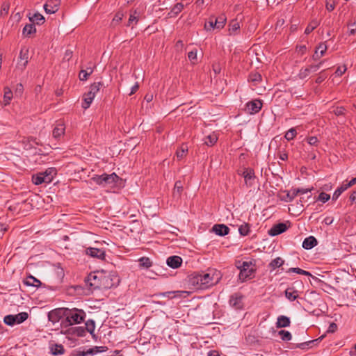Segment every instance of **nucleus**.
Instances as JSON below:
<instances>
[{
	"mask_svg": "<svg viewBox=\"0 0 356 356\" xmlns=\"http://www.w3.org/2000/svg\"><path fill=\"white\" fill-rule=\"evenodd\" d=\"M220 279V273L211 270L207 273L194 275L191 279V283L197 289H205L217 284Z\"/></svg>",
	"mask_w": 356,
	"mask_h": 356,
	"instance_id": "nucleus-1",
	"label": "nucleus"
},
{
	"mask_svg": "<svg viewBox=\"0 0 356 356\" xmlns=\"http://www.w3.org/2000/svg\"><path fill=\"white\" fill-rule=\"evenodd\" d=\"M118 281V277L113 275H105L103 273L99 275H90L88 282L90 286L99 289H111L115 285V282Z\"/></svg>",
	"mask_w": 356,
	"mask_h": 356,
	"instance_id": "nucleus-2",
	"label": "nucleus"
},
{
	"mask_svg": "<svg viewBox=\"0 0 356 356\" xmlns=\"http://www.w3.org/2000/svg\"><path fill=\"white\" fill-rule=\"evenodd\" d=\"M64 317L68 325H72L83 322L86 317V314L83 309L64 308Z\"/></svg>",
	"mask_w": 356,
	"mask_h": 356,
	"instance_id": "nucleus-3",
	"label": "nucleus"
},
{
	"mask_svg": "<svg viewBox=\"0 0 356 356\" xmlns=\"http://www.w3.org/2000/svg\"><path fill=\"white\" fill-rule=\"evenodd\" d=\"M92 179L98 185L107 186L116 184L119 177L115 172H113L110 175L104 173L101 175H97L92 177Z\"/></svg>",
	"mask_w": 356,
	"mask_h": 356,
	"instance_id": "nucleus-4",
	"label": "nucleus"
},
{
	"mask_svg": "<svg viewBox=\"0 0 356 356\" xmlns=\"http://www.w3.org/2000/svg\"><path fill=\"white\" fill-rule=\"evenodd\" d=\"M238 268L240 269L239 278L242 281H245L250 277L254 271V266L251 261H243Z\"/></svg>",
	"mask_w": 356,
	"mask_h": 356,
	"instance_id": "nucleus-5",
	"label": "nucleus"
},
{
	"mask_svg": "<svg viewBox=\"0 0 356 356\" xmlns=\"http://www.w3.org/2000/svg\"><path fill=\"white\" fill-rule=\"evenodd\" d=\"M262 107V102L259 99H254L245 104V112L249 114H256L260 111Z\"/></svg>",
	"mask_w": 356,
	"mask_h": 356,
	"instance_id": "nucleus-6",
	"label": "nucleus"
},
{
	"mask_svg": "<svg viewBox=\"0 0 356 356\" xmlns=\"http://www.w3.org/2000/svg\"><path fill=\"white\" fill-rule=\"evenodd\" d=\"M86 254L91 257L101 260H104L106 256L104 250L92 247H89L86 249Z\"/></svg>",
	"mask_w": 356,
	"mask_h": 356,
	"instance_id": "nucleus-7",
	"label": "nucleus"
},
{
	"mask_svg": "<svg viewBox=\"0 0 356 356\" xmlns=\"http://www.w3.org/2000/svg\"><path fill=\"white\" fill-rule=\"evenodd\" d=\"M245 179V184L248 188L252 187L254 184V172L251 168H245L242 174Z\"/></svg>",
	"mask_w": 356,
	"mask_h": 356,
	"instance_id": "nucleus-8",
	"label": "nucleus"
},
{
	"mask_svg": "<svg viewBox=\"0 0 356 356\" xmlns=\"http://www.w3.org/2000/svg\"><path fill=\"white\" fill-rule=\"evenodd\" d=\"M229 305L236 309H240L243 307V296L239 293H234L230 296Z\"/></svg>",
	"mask_w": 356,
	"mask_h": 356,
	"instance_id": "nucleus-9",
	"label": "nucleus"
},
{
	"mask_svg": "<svg viewBox=\"0 0 356 356\" xmlns=\"http://www.w3.org/2000/svg\"><path fill=\"white\" fill-rule=\"evenodd\" d=\"M288 229V227L285 223L280 222L273 225L268 232L270 236H274L279 235Z\"/></svg>",
	"mask_w": 356,
	"mask_h": 356,
	"instance_id": "nucleus-10",
	"label": "nucleus"
},
{
	"mask_svg": "<svg viewBox=\"0 0 356 356\" xmlns=\"http://www.w3.org/2000/svg\"><path fill=\"white\" fill-rule=\"evenodd\" d=\"M62 316L64 317V308L52 310L48 314L49 321L53 323H58Z\"/></svg>",
	"mask_w": 356,
	"mask_h": 356,
	"instance_id": "nucleus-11",
	"label": "nucleus"
},
{
	"mask_svg": "<svg viewBox=\"0 0 356 356\" xmlns=\"http://www.w3.org/2000/svg\"><path fill=\"white\" fill-rule=\"evenodd\" d=\"M32 181L35 185H40L43 183L49 184L51 182V178L44 175L43 172H40L32 176Z\"/></svg>",
	"mask_w": 356,
	"mask_h": 356,
	"instance_id": "nucleus-12",
	"label": "nucleus"
},
{
	"mask_svg": "<svg viewBox=\"0 0 356 356\" xmlns=\"http://www.w3.org/2000/svg\"><path fill=\"white\" fill-rule=\"evenodd\" d=\"M59 2L50 0L44 5V9L47 14H54L58 10Z\"/></svg>",
	"mask_w": 356,
	"mask_h": 356,
	"instance_id": "nucleus-13",
	"label": "nucleus"
},
{
	"mask_svg": "<svg viewBox=\"0 0 356 356\" xmlns=\"http://www.w3.org/2000/svg\"><path fill=\"white\" fill-rule=\"evenodd\" d=\"M212 231L216 235L223 236L229 234V229L224 224H216L212 227Z\"/></svg>",
	"mask_w": 356,
	"mask_h": 356,
	"instance_id": "nucleus-14",
	"label": "nucleus"
},
{
	"mask_svg": "<svg viewBox=\"0 0 356 356\" xmlns=\"http://www.w3.org/2000/svg\"><path fill=\"white\" fill-rule=\"evenodd\" d=\"M166 263L168 266L172 268H177L182 263V259L177 255L169 257L167 259Z\"/></svg>",
	"mask_w": 356,
	"mask_h": 356,
	"instance_id": "nucleus-15",
	"label": "nucleus"
},
{
	"mask_svg": "<svg viewBox=\"0 0 356 356\" xmlns=\"http://www.w3.org/2000/svg\"><path fill=\"white\" fill-rule=\"evenodd\" d=\"M317 244L318 242L316 238L313 236H310L305 238V240L303 241L302 248L305 250H310L315 247Z\"/></svg>",
	"mask_w": 356,
	"mask_h": 356,
	"instance_id": "nucleus-16",
	"label": "nucleus"
},
{
	"mask_svg": "<svg viewBox=\"0 0 356 356\" xmlns=\"http://www.w3.org/2000/svg\"><path fill=\"white\" fill-rule=\"evenodd\" d=\"M65 127L64 124L59 123L53 129V137L57 140L60 139L65 134Z\"/></svg>",
	"mask_w": 356,
	"mask_h": 356,
	"instance_id": "nucleus-17",
	"label": "nucleus"
},
{
	"mask_svg": "<svg viewBox=\"0 0 356 356\" xmlns=\"http://www.w3.org/2000/svg\"><path fill=\"white\" fill-rule=\"evenodd\" d=\"M186 293L183 291H166L163 293H159L156 294V296L157 297H166L170 299L177 298V297H181L182 293Z\"/></svg>",
	"mask_w": 356,
	"mask_h": 356,
	"instance_id": "nucleus-18",
	"label": "nucleus"
},
{
	"mask_svg": "<svg viewBox=\"0 0 356 356\" xmlns=\"http://www.w3.org/2000/svg\"><path fill=\"white\" fill-rule=\"evenodd\" d=\"M183 184L181 181H177L175 184V186L172 191L173 198L179 200L181 197L183 191Z\"/></svg>",
	"mask_w": 356,
	"mask_h": 356,
	"instance_id": "nucleus-19",
	"label": "nucleus"
},
{
	"mask_svg": "<svg viewBox=\"0 0 356 356\" xmlns=\"http://www.w3.org/2000/svg\"><path fill=\"white\" fill-rule=\"evenodd\" d=\"M285 296L290 301H294L298 297V291L294 287H289L285 291Z\"/></svg>",
	"mask_w": 356,
	"mask_h": 356,
	"instance_id": "nucleus-20",
	"label": "nucleus"
},
{
	"mask_svg": "<svg viewBox=\"0 0 356 356\" xmlns=\"http://www.w3.org/2000/svg\"><path fill=\"white\" fill-rule=\"evenodd\" d=\"M291 321L290 318L286 316H280L277 318V321L276 323V327L277 328L280 327H286L290 325Z\"/></svg>",
	"mask_w": 356,
	"mask_h": 356,
	"instance_id": "nucleus-21",
	"label": "nucleus"
},
{
	"mask_svg": "<svg viewBox=\"0 0 356 356\" xmlns=\"http://www.w3.org/2000/svg\"><path fill=\"white\" fill-rule=\"evenodd\" d=\"M24 284L26 286H34L38 288L41 285V282L32 275L28 276L24 281Z\"/></svg>",
	"mask_w": 356,
	"mask_h": 356,
	"instance_id": "nucleus-22",
	"label": "nucleus"
},
{
	"mask_svg": "<svg viewBox=\"0 0 356 356\" xmlns=\"http://www.w3.org/2000/svg\"><path fill=\"white\" fill-rule=\"evenodd\" d=\"M95 96L91 94V92H88L83 95V102L82 104V107L84 109H86L90 107L91 103L92 102Z\"/></svg>",
	"mask_w": 356,
	"mask_h": 356,
	"instance_id": "nucleus-23",
	"label": "nucleus"
},
{
	"mask_svg": "<svg viewBox=\"0 0 356 356\" xmlns=\"http://www.w3.org/2000/svg\"><path fill=\"white\" fill-rule=\"evenodd\" d=\"M213 24L216 25V29H220L225 25L227 18L225 15H220L216 18L213 17Z\"/></svg>",
	"mask_w": 356,
	"mask_h": 356,
	"instance_id": "nucleus-24",
	"label": "nucleus"
},
{
	"mask_svg": "<svg viewBox=\"0 0 356 356\" xmlns=\"http://www.w3.org/2000/svg\"><path fill=\"white\" fill-rule=\"evenodd\" d=\"M348 188V186H347L346 184H343L341 186L338 187L333 193L332 200H337L339 198V197L341 195V194L343 191H346Z\"/></svg>",
	"mask_w": 356,
	"mask_h": 356,
	"instance_id": "nucleus-25",
	"label": "nucleus"
},
{
	"mask_svg": "<svg viewBox=\"0 0 356 356\" xmlns=\"http://www.w3.org/2000/svg\"><path fill=\"white\" fill-rule=\"evenodd\" d=\"M35 31H36V29H35V25L33 24H26L24 27L23 31H22V34L24 36H29L31 34L35 33Z\"/></svg>",
	"mask_w": 356,
	"mask_h": 356,
	"instance_id": "nucleus-26",
	"label": "nucleus"
},
{
	"mask_svg": "<svg viewBox=\"0 0 356 356\" xmlns=\"http://www.w3.org/2000/svg\"><path fill=\"white\" fill-rule=\"evenodd\" d=\"M188 152V146L182 145L176 152V156L179 160L182 159Z\"/></svg>",
	"mask_w": 356,
	"mask_h": 356,
	"instance_id": "nucleus-27",
	"label": "nucleus"
},
{
	"mask_svg": "<svg viewBox=\"0 0 356 356\" xmlns=\"http://www.w3.org/2000/svg\"><path fill=\"white\" fill-rule=\"evenodd\" d=\"M250 232V225L246 222L243 223L238 227V232L241 236H247Z\"/></svg>",
	"mask_w": 356,
	"mask_h": 356,
	"instance_id": "nucleus-28",
	"label": "nucleus"
},
{
	"mask_svg": "<svg viewBox=\"0 0 356 356\" xmlns=\"http://www.w3.org/2000/svg\"><path fill=\"white\" fill-rule=\"evenodd\" d=\"M29 19L33 23H37L41 24L44 22V17L40 13H35L33 16L29 17Z\"/></svg>",
	"mask_w": 356,
	"mask_h": 356,
	"instance_id": "nucleus-29",
	"label": "nucleus"
},
{
	"mask_svg": "<svg viewBox=\"0 0 356 356\" xmlns=\"http://www.w3.org/2000/svg\"><path fill=\"white\" fill-rule=\"evenodd\" d=\"M229 27V34H234L240 28L239 22L237 19H233L230 22Z\"/></svg>",
	"mask_w": 356,
	"mask_h": 356,
	"instance_id": "nucleus-30",
	"label": "nucleus"
},
{
	"mask_svg": "<svg viewBox=\"0 0 356 356\" xmlns=\"http://www.w3.org/2000/svg\"><path fill=\"white\" fill-rule=\"evenodd\" d=\"M218 140V137L216 134H210L204 139V144L207 146H213Z\"/></svg>",
	"mask_w": 356,
	"mask_h": 356,
	"instance_id": "nucleus-31",
	"label": "nucleus"
},
{
	"mask_svg": "<svg viewBox=\"0 0 356 356\" xmlns=\"http://www.w3.org/2000/svg\"><path fill=\"white\" fill-rule=\"evenodd\" d=\"M138 22V14L136 10L129 15V21L127 24V26H133L134 24H136Z\"/></svg>",
	"mask_w": 356,
	"mask_h": 356,
	"instance_id": "nucleus-32",
	"label": "nucleus"
},
{
	"mask_svg": "<svg viewBox=\"0 0 356 356\" xmlns=\"http://www.w3.org/2000/svg\"><path fill=\"white\" fill-rule=\"evenodd\" d=\"M319 25V22L318 19H313L306 27L305 30V34H309L312 31H314L318 26Z\"/></svg>",
	"mask_w": 356,
	"mask_h": 356,
	"instance_id": "nucleus-33",
	"label": "nucleus"
},
{
	"mask_svg": "<svg viewBox=\"0 0 356 356\" xmlns=\"http://www.w3.org/2000/svg\"><path fill=\"white\" fill-rule=\"evenodd\" d=\"M13 97V92L8 88H4L3 102L5 105L10 104V102Z\"/></svg>",
	"mask_w": 356,
	"mask_h": 356,
	"instance_id": "nucleus-34",
	"label": "nucleus"
},
{
	"mask_svg": "<svg viewBox=\"0 0 356 356\" xmlns=\"http://www.w3.org/2000/svg\"><path fill=\"white\" fill-rule=\"evenodd\" d=\"M86 330L91 334L95 330V323L92 319H89L85 323Z\"/></svg>",
	"mask_w": 356,
	"mask_h": 356,
	"instance_id": "nucleus-35",
	"label": "nucleus"
},
{
	"mask_svg": "<svg viewBox=\"0 0 356 356\" xmlns=\"http://www.w3.org/2000/svg\"><path fill=\"white\" fill-rule=\"evenodd\" d=\"M284 263V261L282 258L277 257L273 259L269 265L273 269H275L276 268L282 266Z\"/></svg>",
	"mask_w": 356,
	"mask_h": 356,
	"instance_id": "nucleus-36",
	"label": "nucleus"
},
{
	"mask_svg": "<svg viewBox=\"0 0 356 356\" xmlns=\"http://www.w3.org/2000/svg\"><path fill=\"white\" fill-rule=\"evenodd\" d=\"M15 317L16 323L19 324L25 321L28 318L29 315L26 312H21L15 315Z\"/></svg>",
	"mask_w": 356,
	"mask_h": 356,
	"instance_id": "nucleus-37",
	"label": "nucleus"
},
{
	"mask_svg": "<svg viewBox=\"0 0 356 356\" xmlns=\"http://www.w3.org/2000/svg\"><path fill=\"white\" fill-rule=\"evenodd\" d=\"M287 273H296L297 274L304 275H307V276L311 275V273L309 272L302 270L300 268H290L287 270Z\"/></svg>",
	"mask_w": 356,
	"mask_h": 356,
	"instance_id": "nucleus-38",
	"label": "nucleus"
},
{
	"mask_svg": "<svg viewBox=\"0 0 356 356\" xmlns=\"http://www.w3.org/2000/svg\"><path fill=\"white\" fill-rule=\"evenodd\" d=\"M278 334L283 341H290L292 338L291 332L287 330H280Z\"/></svg>",
	"mask_w": 356,
	"mask_h": 356,
	"instance_id": "nucleus-39",
	"label": "nucleus"
},
{
	"mask_svg": "<svg viewBox=\"0 0 356 356\" xmlns=\"http://www.w3.org/2000/svg\"><path fill=\"white\" fill-rule=\"evenodd\" d=\"M123 17H124V14L121 12H118L115 15V16L112 20L111 25L113 26H116L122 21Z\"/></svg>",
	"mask_w": 356,
	"mask_h": 356,
	"instance_id": "nucleus-40",
	"label": "nucleus"
},
{
	"mask_svg": "<svg viewBox=\"0 0 356 356\" xmlns=\"http://www.w3.org/2000/svg\"><path fill=\"white\" fill-rule=\"evenodd\" d=\"M297 135V131L295 128H291L289 130L286 131L285 134V138L287 140H293Z\"/></svg>",
	"mask_w": 356,
	"mask_h": 356,
	"instance_id": "nucleus-41",
	"label": "nucleus"
},
{
	"mask_svg": "<svg viewBox=\"0 0 356 356\" xmlns=\"http://www.w3.org/2000/svg\"><path fill=\"white\" fill-rule=\"evenodd\" d=\"M249 81L257 83L261 81V76L257 72L251 73L249 76Z\"/></svg>",
	"mask_w": 356,
	"mask_h": 356,
	"instance_id": "nucleus-42",
	"label": "nucleus"
},
{
	"mask_svg": "<svg viewBox=\"0 0 356 356\" xmlns=\"http://www.w3.org/2000/svg\"><path fill=\"white\" fill-rule=\"evenodd\" d=\"M19 58L22 61H23V66L25 67L28 63V50L22 49L19 54Z\"/></svg>",
	"mask_w": 356,
	"mask_h": 356,
	"instance_id": "nucleus-43",
	"label": "nucleus"
},
{
	"mask_svg": "<svg viewBox=\"0 0 356 356\" xmlns=\"http://www.w3.org/2000/svg\"><path fill=\"white\" fill-rule=\"evenodd\" d=\"M316 340H310L302 343H298L296 347L302 350L308 349L310 348L311 344L314 343Z\"/></svg>",
	"mask_w": 356,
	"mask_h": 356,
	"instance_id": "nucleus-44",
	"label": "nucleus"
},
{
	"mask_svg": "<svg viewBox=\"0 0 356 356\" xmlns=\"http://www.w3.org/2000/svg\"><path fill=\"white\" fill-rule=\"evenodd\" d=\"M101 83L99 82L98 83H94L92 84L90 87L89 92H91L92 95H93L95 97L96 94L100 90Z\"/></svg>",
	"mask_w": 356,
	"mask_h": 356,
	"instance_id": "nucleus-45",
	"label": "nucleus"
},
{
	"mask_svg": "<svg viewBox=\"0 0 356 356\" xmlns=\"http://www.w3.org/2000/svg\"><path fill=\"white\" fill-rule=\"evenodd\" d=\"M311 74V72L308 67L305 68L300 69L299 73H298V77L301 79H304L307 78L309 74Z\"/></svg>",
	"mask_w": 356,
	"mask_h": 356,
	"instance_id": "nucleus-46",
	"label": "nucleus"
},
{
	"mask_svg": "<svg viewBox=\"0 0 356 356\" xmlns=\"http://www.w3.org/2000/svg\"><path fill=\"white\" fill-rule=\"evenodd\" d=\"M51 351L55 355H63L64 353V348L62 345L56 344L55 346L51 348Z\"/></svg>",
	"mask_w": 356,
	"mask_h": 356,
	"instance_id": "nucleus-47",
	"label": "nucleus"
},
{
	"mask_svg": "<svg viewBox=\"0 0 356 356\" xmlns=\"http://www.w3.org/2000/svg\"><path fill=\"white\" fill-rule=\"evenodd\" d=\"M4 323L8 325H13L16 323L15 315H7L4 317Z\"/></svg>",
	"mask_w": 356,
	"mask_h": 356,
	"instance_id": "nucleus-48",
	"label": "nucleus"
},
{
	"mask_svg": "<svg viewBox=\"0 0 356 356\" xmlns=\"http://www.w3.org/2000/svg\"><path fill=\"white\" fill-rule=\"evenodd\" d=\"M140 265L145 268H149L152 266V261L148 257H142L139 259Z\"/></svg>",
	"mask_w": 356,
	"mask_h": 356,
	"instance_id": "nucleus-49",
	"label": "nucleus"
},
{
	"mask_svg": "<svg viewBox=\"0 0 356 356\" xmlns=\"http://www.w3.org/2000/svg\"><path fill=\"white\" fill-rule=\"evenodd\" d=\"M183 8H184L183 3H177L172 8L171 13H172L174 15H177V14H179V13L181 12Z\"/></svg>",
	"mask_w": 356,
	"mask_h": 356,
	"instance_id": "nucleus-50",
	"label": "nucleus"
},
{
	"mask_svg": "<svg viewBox=\"0 0 356 356\" xmlns=\"http://www.w3.org/2000/svg\"><path fill=\"white\" fill-rule=\"evenodd\" d=\"M307 143L312 147H317L319 144V140L316 136H309L307 138Z\"/></svg>",
	"mask_w": 356,
	"mask_h": 356,
	"instance_id": "nucleus-51",
	"label": "nucleus"
},
{
	"mask_svg": "<svg viewBox=\"0 0 356 356\" xmlns=\"http://www.w3.org/2000/svg\"><path fill=\"white\" fill-rule=\"evenodd\" d=\"M300 193L299 188H292L287 193L289 201L293 200Z\"/></svg>",
	"mask_w": 356,
	"mask_h": 356,
	"instance_id": "nucleus-52",
	"label": "nucleus"
},
{
	"mask_svg": "<svg viewBox=\"0 0 356 356\" xmlns=\"http://www.w3.org/2000/svg\"><path fill=\"white\" fill-rule=\"evenodd\" d=\"M44 175L51 178V181L53 180L54 175L56 174V171L55 168H50L47 169L44 172H42Z\"/></svg>",
	"mask_w": 356,
	"mask_h": 356,
	"instance_id": "nucleus-53",
	"label": "nucleus"
},
{
	"mask_svg": "<svg viewBox=\"0 0 356 356\" xmlns=\"http://www.w3.org/2000/svg\"><path fill=\"white\" fill-rule=\"evenodd\" d=\"M188 58L192 63H195L197 62V50L193 49L188 52Z\"/></svg>",
	"mask_w": 356,
	"mask_h": 356,
	"instance_id": "nucleus-54",
	"label": "nucleus"
},
{
	"mask_svg": "<svg viewBox=\"0 0 356 356\" xmlns=\"http://www.w3.org/2000/svg\"><path fill=\"white\" fill-rule=\"evenodd\" d=\"M316 49H318V52L320 53V56H324L327 49V47L325 42H321L318 44Z\"/></svg>",
	"mask_w": 356,
	"mask_h": 356,
	"instance_id": "nucleus-55",
	"label": "nucleus"
},
{
	"mask_svg": "<svg viewBox=\"0 0 356 356\" xmlns=\"http://www.w3.org/2000/svg\"><path fill=\"white\" fill-rule=\"evenodd\" d=\"M330 198V195L324 192H321L318 197V200L322 202L323 203H325Z\"/></svg>",
	"mask_w": 356,
	"mask_h": 356,
	"instance_id": "nucleus-56",
	"label": "nucleus"
},
{
	"mask_svg": "<svg viewBox=\"0 0 356 356\" xmlns=\"http://www.w3.org/2000/svg\"><path fill=\"white\" fill-rule=\"evenodd\" d=\"M277 156L282 161H286L288 159V154L285 150L279 149L277 152Z\"/></svg>",
	"mask_w": 356,
	"mask_h": 356,
	"instance_id": "nucleus-57",
	"label": "nucleus"
},
{
	"mask_svg": "<svg viewBox=\"0 0 356 356\" xmlns=\"http://www.w3.org/2000/svg\"><path fill=\"white\" fill-rule=\"evenodd\" d=\"M106 347L104 346H95L93 348H90V351H92V355H94L97 353H102L106 350Z\"/></svg>",
	"mask_w": 356,
	"mask_h": 356,
	"instance_id": "nucleus-58",
	"label": "nucleus"
},
{
	"mask_svg": "<svg viewBox=\"0 0 356 356\" xmlns=\"http://www.w3.org/2000/svg\"><path fill=\"white\" fill-rule=\"evenodd\" d=\"M213 22V17L210 18L209 22L205 24L204 28L209 31L216 29V25H214Z\"/></svg>",
	"mask_w": 356,
	"mask_h": 356,
	"instance_id": "nucleus-59",
	"label": "nucleus"
},
{
	"mask_svg": "<svg viewBox=\"0 0 356 356\" xmlns=\"http://www.w3.org/2000/svg\"><path fill=\"white\" fill-rule=\"evenodd\" d=\"M92 353L90 348L86 350H79L75 356H92Z\"/></svg>",
	"mask_w": 356,
	"mask_h": 356,
	"instance_id": "nucleus-60",
	"label": "nucleus"
},
{
	"mask_svg": "<svg viewBox=\"0 0 356 356\" xmlns=\"http://www.w3.org/2000/svg\"><path fill=\"white\" fill-rule=\"evenodd\" d=\"M346 67L345 65L339 66L337 67V70L335 71V74L337 76H341L346 71Z\"/></svg>",
	"mask_w": 356,
	"mask_h": 356,
	"instance_id": "nucleus-61",
	"label": "nucleus"
},
{
	"mask_svg": "<svg viewBox=\"0 0 356 356\" xmlns=\"http://www.w3.org/2000/svg\"><path fill=\"white\" fill-rule=\"evenodd\" d=\"M324 72H325V70H323L318 74V76L316 79V82L317 83H322L325 79L326 75L325 74Z\"/></svg>",
	"mask_w": 356,
	"mask_h": 356,
	"instance_id": "nucleus-62",
	"label": "nucleus"
},
{
	"mask_svg": "<svg viewBox=\"0 0 356 356\" xmlns=\"http://www.w3.org/2000/svg\"><path fill=\"white\" fill-rule=\"evenodd\" d=\"M307 51V47L305 45H300L296 47V51L300 55H303L305 54Z\"/></svg>",
	"mask_w": 356,
	"mask_h": 356,
	"instance_id": "nucleus-63",
	"label": "nucleus"
},
{
	"mask_svg": "<svg viewBox=\"0 0 356 356\" xmlns=\"http://www.w3.org/2000/svg\"><path fill=\"white\" fill-rule=\"evenodd\" d=\"M345 108L342 106L337 107L334 109L333 112L336 115H342L344 114Z\"/></svg>",
	"mask_w": 356,
	"mask_h": 356,
	"instance_id": "nucleus-64",
	"label": "nucleus"
}]
</instances>
